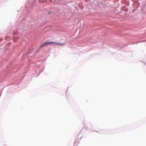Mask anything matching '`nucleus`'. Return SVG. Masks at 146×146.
<instances>
[{"instance_id": "f257e3e1", "label": "nucleus", "mask_w": 146, "mask_h": 146, "mask_svg": "<svg viewBox=\"0 0 146 146\" xmlns=\"http://www.w3.org/2000/svg\"><path fill=\"white\" fill-rule=\"evenodd\" d=\"M54 44L55 45H57L59 46H64L65 45V44L64 43H58L56 42H54Z\"/></svg>"}, {"instance_id": "f03ea898", "label": "nucleus", "mask_w": 146, "mask_h": 146, "mask_svg": "<svg viewBox=\"0 0 146 146\" xmlns=\"http://www.w3.org/2000/svg\"><path fill=\"white\" fill-rule=\"evenodd\" d=\"M48 44V43H47V42H45L44 43H43L40 46V47H42Z\"/></svg>"}, {"instance_id": "7ed1b4c3", "label": "nucleus", "mask_w": 146, "mask_h": 146, "mask_svg": "<svg viewBox=\"0 0 146 146\" xmlns=\"http://www.w3.org/2000/svg\"><path fill=\"white\" fill-rule=\"evenodd\" d=\"M54 42H47V43H48V44H54Z\"/></svg>"}]
</instances>
